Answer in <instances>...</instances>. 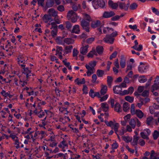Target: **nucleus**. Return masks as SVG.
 <instances>
[{
  "label": "nucleus",
  "instance_id": "20e7f679",
  "mask_svg": "<svg viewBox=\"0 0 159 159\" xmlns=\"http://www.w3.org/2000/svg\"><path fill=\"white\" fill-rule=\"evenodd\" d=\"M28 59L23 55H19L17 57V60L18 64L21 67H24L26 66V61Z\"/></svg>",
  "mask_w": 159,
  "mask_h": 159
},
{
  "label": "nucleus",
  "instance_id": "f704fd0d",
  "mask_svg": "<svg viewBox=\"0 0 159 159\" xmlns=\"http://www.w3.org/2000/svg\"><path fill=\"white\" fill-rule=\"evenodd\" d=\"M72 46H66L65 49V54H67L71 52V50L72 48Z\"/></svg>",
  "mask_w": 159,
  "mask_h": 159
},
{
  "label": "nucleus",
  "instance_id": "393cba45",
  "mask_svg": "<svg viewBox=\"0 0 159 159\" xmlns=\"http://www.w3.org/2000/svg\"><path fill=\"white\" fill-rule=\"evenodd\" d=\"M85 81L84 78L81 79H80L79 78H77L75 80V82L78 85L84 84L85 83Z\"/></svg>",
  "mask_w": 159,
  "mask_h": 159
},
{
  "label": "nucleus",
  "instance_id": "7ed1b4c3",
  "mask_svg": "<svg viewBox=\"0 0 159 159\" xmlns=\"http://www.w3.org/2000/svg\"><path fill=\"white\" fill-rule=\"evenodd\" d=\"M135 105L134 104L131 105L130 112L132 115H135L139 119H142L144 116V113L140 109L135 110Z\"/></svg>",
  "mask_w": 159,
  "mask_h": 159
},
{
  "label": "nucleus",
  "instance_id": "0eeeda50",
  "mask_svg": "<svg viewBox=\"0 0 159 159\" xmlns=\"http://www.w3.org/2000/svg\"><path fill=\"white\" fill-rule=\"evenodd\" d=\"M80 25L87 32H89V22L86 21L84 20H82L80 22Z\"/></svg>",
  "mask_w": 159,
  "mask_h": 159
},
{
  "label": "nucleus",
  "instance_id": "b1692460",
  "mask_svg": "<svg viewBox=\"0 0 159 159\" xmlns=\"http://www.w3.org/2000/svg\"><path fill=\"white\" fill-rule=\"evenodd\" d=\"M43 20L45 23H47L50 20H52V17L49 14L44 15L43 17Z\"/></svg>",
  "mask_w": 159,
  "mask_h": 159
},
{
  "label": "nucleus",
  "instance_id": "c03bdc74",
  "mask_svg": "<svg viewBox=\"0 0 159 159\" xmlns=\"http://www.w3.org/2000/svg\"><path fill=\"white\" fill-rule=\"evenodd\" d=\"M14 145H15L16 148L18 149L20 147V144L21 143L19 141L18 139H16L15 140Z\"/></svg>",
  "mask_w": 159,
  "mask_h": 159
},
{
  "label": "nucleus",
  "instance_id": "6e6552de",
  "mask_svg": "<svg viewBox=\"0 0 159 159\" xmlns=\"http://www.w3.org/2000/svg\"><path fill=\"white\" fill-rule=\"evenodd\" d=\"M22 69V72L23 74L26 75V80H27L29 77L31 76V75H34L32 73H31V71L30 69H29L28 67H21Z\"/></svg>",
  "mask_w": 159,
  "mask_h": 159
},
{
  "label": "nucleus",
  "instance_id": "58836bf2",
  "mask_svg": "<svg viewBox=\"0 0 159 159\" xmlns=\"http://www.w3.org/2000/svg\"><path fill=\"white\" fill-rule=\"evenodd\" d=\"M104 74V71L100 70H98L96 72V74L98 77H102Z\"/></svg>",
  "mask_w": 159,
  "mask_h": 159
},
{
  "label": "nucleus",
  "instance_id": "680f3d73",
  "mask_svg": "<svg viewBox=\"0 0 159 159\" xmlns=\"http://www.w3.org/2000/svg\"><path fill=\"white\" fill-rule=\"evenodd\" d=\"M92 80H91V81L93 83H94L96 82V80L97 79V76L96 74H93L92 77Z\"/></svg>",
  "mask_w": 159,
  "mask_h": 159
},
{
  "label": "nucleus",
  "instance_id": "3c124183",
  "mask_svg": "<svg viewBox=\"0 0 159 159\" xmlns=\"http://www.w3.org/2000/svg\"><path fill=\"white\" fill-rule=\"evenodd\" d=\"M52 25V27L51 28V29H53V30L57 29V26L55 22H52L51 23V24L49 23L48 24V25Z\"/></svg>",
  "mask_w": 159,
  "mask_h": 159
},
{
  "label": "nucleus",
  "instance_id": "37998d69",
  "mask_svg": "<svg viewBox=\"0 0 159 159\" xmlns=\"http://www.w3.org/2000/svg\"><path fill=\"white\" fill-rule=\"evenodd\" d=\"M159 136V132L156 130L154 131L153 134V137L154 140L157 139Z\"/></svg>",
  "mask_w": 159,
  "mask_h": 159
},
{
  "label": "nucleus",
  "instance_id": "f3484780",
  "mask_svg": "<svg viewBox=\"0 0 159 159\" xmlns=\"http://www.w3.org/2000/svg\"><path fill=\"white\" fill-rule=\"evenodd\" d=\"M109 6L113 9H116L118 6V2L117 3L114 2L111 0H109L108 2Z\"/></svg>",
  "mask_w": 159,
  "mask_h": 159
},
{
  "label": "nucleus",
  "instance_id": "5701e85b",
  "mask_svg": "<svg viewBox=\"0 0 159 159\" xmlns=\"http://www.w3.org/2000/svg\"><path fill=\"white\" fill-rule=\"evenodd\" d=\"M148 67L146 65L139 66L138 67V71L141 73L146 72V70L148 69Z\"/></svg>",
  "mask_w": 159,
  "mask_h": 159
},
{
  "label": "nucleus",
  "instance_id": "8fccbe9b",
  "mask_svg": "<svg viewBox=\"0 0 159 159\" xmlns=\"http://www.w3.org/2000/svg\"><path fill=\"white\" fill-rule=\"evenodd\" d=\"M66 28L69 30L71 29L72 26V24L69 21H66L65 22Z\"/></svg>",
  "mask_w": 159,
  "mask_h": 159
},
{
  "label": "nucleus",
  "instance_id": "13d9d810",
  "mask_svg": "<svg viewBox=\"0 0 159 159\" xmlns=\"http://www.w3.org/2000/svg\"><path fill=\"white\" fill-rule=\"evenodd\" d=\"M45 114L44 112L42 110H40V111L38 113V117L40 118H41L44 116Z\"/></svg>",
  "mask_w": 159,
  "mask_h": 159
},
{
  "label": "nucleus",
  "instance_id": "bf43d9fd",
  "mask_svg": "<svg viewBox=\"0 0 159 159\" xmlns=\"http://www.w3.org/2000/svg\"><path fill=\"white\" fill-rule=\"evenodd\" d=\"M44 0H37L39 6L43 7L44 5Z\"/></svg>",
  "mask_w": 159,
  "mask_h": 159
},
{
  "label": "nucleus",
  "instance_id": "de8ad7c7",
  "mask_svg": "<svg viewBox=\"0 0 159 159\" xmlns=\"http://www.w3.org/2000/svg\"><path fill=\"white\" fill-rule=\"evenodd\" d=\"M114 125V129L115 132L116 134H117V133L118 132V129L120 127L119 124L118 123H116L115 124V125Z\"/></svg>",
  "mask_w": 159,
  "mask_h": 159
},
{
  "label": "nucleus",
  "instance_id": "72a5a7b5",
  "mask_svg": "<svg viewBox=\"0 0 159 159\" xmlns=\"http://www.w3.org/2000/svg\"><path fill=\"white\" fill-rule=\"evenodd\" d=\"M81 6L80 4H74L72 6V8L75 11H76L80 9Z\"/></svg>",
  "mask_w": 159,
  "mask_h": 159
},
{
  "label": "nucleus",
  "instance_id": "603ef678",
  "mask_svg": "<svg viewBox=\"0 0 159 159\" xmlns=\"http://www.w3.org/2000/svg\"><path fill=\"white\" fill-rule=\"evenodd\" d=\"M104 122L108 126L111 127L114 125L113 122L112 121H110L109 122H108L107 120H105Z\"/></svg>",
  "mask_w": 159,
  "mask_h": 159
},
{
  "label": "nucleus",
  "instance_id": "7c9ffc66",
  "mask_svg": "<svg viewBox=\"0 0 159 159\" xmlns=\"http://www.w3.org/2000/svg\"><path fill=\"white\" fill-rule=\"evenodd\" d=\"M150 101V99L147 97L145 98H139V102H143V104L148 102Z\"/></svg>",
  "mask_w": 159,
  "mask_h": 159
},
{
  "label": "nucleus",
  "instance_id": "a878e982",
  "mask_svg": "<svg viewBox=\"0 0 159 159\" xmlns=\"http://www.w3.org/2000/svg\"><path fill=\"white\" fill-rule=\"evenodd\" d=\"M101 107L103 111L105 112H107L109 110V106L106 103H102L101 104Z\"/></svg>",
  "mask_w": 159,
  "mask_h": 159
},
{
  "label": "nucleus",
  "instance_id": "052dcab7",
  "mask_svg": "<svg viewBox=\"0 0 159 159\" xmlns=\"http://www.w3.org/2000/svg\"><path fill=\"white\" fill-rule=\"evenodd\" d=\"M111 145L112 149L114 150L117 148L118 146V143L116 141H115V142L113 143Z\"/></svg>",
  "mask_w": 159,
  "mask_h": 159
},
{
  "label": "nucleus",
  "instance_id": "69168bd1",
  "mask_svg": "<svg viewBox=\"0 0 159 159\" xmlns=\"http://www.w3.org/2000/svg\"><path fill=\"white\" fill-rule=\"evenodd\" d=\"M94 93H95L94 92L93 90L92 89H91L89 92V94L90 96L92 98H94Z\"/></svg>",
  "mask_w": 159,
  "mask_h": 159
},
{
  "label": "nucleus",
  "instance_id": "ea45409f",
  "mask_svg": "<svg viewBox=\"0 0 159 159\" xmlns=\"http://www.w3.org/2000/svg\"><path fill=\"white\" fill-rule=\"evenodd\" d=\"M147 80L144 75L140 76L139 79V81L141 83H144L146 82Z\"/></svg>",
  "mask_w": 159,
  "mask_h": 159
},
{
  "label": "nucleus",
  "instance_id": "aec40b11",
  "mask_svg": "<svg viewBox=\"0 0 159 159\" xmlns=\"http://www.w3.org/2000/svg\"><path fill=\"white\" fill-rule=\"evenodd\" d=\"M79 25H75L73 28L71 32L72 33H74L76 34H79L80 32L79 28Z\"/></svg>",
  "mask_w": 159,
  "mask_h": 159
},
{
  "label": "nucleus",
  "instance_id": "dca6fc26",
  "mask_svg": "<svg viewBox=\"0 0 159 159\" xmlns=\"http://www.w3.org/2000/svg\"><path fill=\"white\" fill-rule=\"evenodd\" d=\"M54 4V0H47L46 3L45 8H48L52 7Z\"/></svg>",
  "mask_w": 159,
  "mask_h": 159
},
{
  "label": "nucleus",
  "instance_id": "774afa93",
  "mask_svg": "<svg viewBox=\"0 0 159 159\" xmlns=\"http://www.w3.org/2000/svg\"><path fill=\"white\" fill-rule=\"evenodd\" d=\"M94 40V38H90L87 39V42L88 43H91Z\"/></svg>",
  "mask_w": 159,
  "mask_h": 159
},
{
  "label": "nucleus",
  "instance_id": "bb28decb",
  "mask_svg": "<svg viewBox=\"0 0 159 159\" xmlns=\"http://www.w3.org/2000/svg\"><path fill=\"white\" fill-rule=\"evenodd\" d=\"M114 110L115 111L120 112L121 111V108L120 104L118 102H116L114 106Z\"/></svg>",
  "mask_w": 159,
  "mask_h": 159
},
{
  "label": "nucleus",
  "instance_id": "a19ab883",
  "mask_svg": "<svg viewBox=\"0 0 159 159\" xmlns=\"http://www.w3.org/2000/svg\"><path fill=\"white\" fill-rule=\"evenodd\" d=\"M125 99L131 103L133 102L134 98L133 97L127 96L125 97Z\"/></svg>",
  "mask_w": 159,
  "mask_h": 159
},
{
  "label": "nucleus",
  "instance_id": "49530a36",
  "mask_svg": "<svg viewBox=\"0 0 159 159\" xmlns=\"http://www.w3.org/2000/svg\"><path fill=\"white\" fill-rule=\"evenodd\" d=\"M123 140L126 143H129L131 141V139H130L129 136H122Z\"/></svg>",
  "mask_w": 159,
  "mask_h": 159
},
{
  "label": "nucleus",
  "instance_id": "5fc2aeb1",
  "mask_svg": "<svg viewBox=\"0 0 159 159\" xmlns=\"http://www.w3.org/2000/svg\"><path fill=\"white\" fill-rule=\"evenodd\" d=\"M117 54V52L116 51L114 52L110 56V59L112 60L114 58H115Z\"/></svg>",
  "mask_w": 159,
  "mask_h": 159
},
{
  "label": "nucleus",
  "instance_id": "79ce46f5",
  "mask_svg": "<svg viewBox=\"0 0 159 159\" xmlns=\"http://www.w3.org/2000/svg\"><path fill=\"white\" fill-rule=\"evenodd\" d=\"M153 120V118L152 116H149L147 118L146 120V124L148 125H150Z\"/></svg>",
  "mask_w": 159,
  "mask_h": 159
},
{
  "label": "nucleus",
  "instance_id": "0e129e2a",
  "mask_svg": "<svg viewBox=\"0 0 159 159\" xmlns=\"http://www.w3.org/2000/svg\"><path fill=\"white\" fill-rule=\"evenodd\" d=\"M79 52L78 51L77 49L74 48L73 51V57H77Z\"/></svg>",
  "mask_w": 159,
  "mask_h": 159
},
{
  "label": "nucleus",
  "instance_id": "412c9836",
  "mask_svg": "<svg viewBox=\"0 0 159 159\" xmlns=\"http://www.w3.org/2000/svg\"><path fill=\"white\" fill-rule=\"evenodd\" d=\"M88 48L89 46L88 45L81 47L80 50V53L83 55L86 54L88 52Z\"/></svg>",
  "mask_w": 159,
  "mask_h": 159
},
{
  "label": "nucleus",
  "instance_id": "1a4fd4ad",
  "mask_svg": "<svg viewBox=\"0 0 159 159\" xmlns=\"http://www.w3.org/2000/svg\"><path fill=\"white\" fill-rule=\"evenodd\" d=\"M56 52L55 54V55H58V58L60 59H62L63 58L62 55V52L63 51L62 48L61 47L57 46H56Z\"/></svg>",
  "mask_w": 159,
  "mask_h": 159
},
{
  "label": "nucleus",
  "instance_id": "423d86ee",
  "mask_svg": "<svg viewBox=\"0 0 159 159\" xmlns=\"http://www.w3.org/2000/svg\"><path fill=\"white\" fill-rule=\"evenodd\" d=\"M92 4L95 8H98L100 7L102 8L105 7V4L103 0H97L93 1Z\"/></svg>",
  "mask_w": 159,
  "mask_h": 159
},
{
  "label": "nucleus",
  "instance_id": "f03ea898",
  "mask_svg": "<svg viewBox=\"0 0 159 159\" xmlns=\"http://www.w3.org/2000/svg\"><path fill=\"white\" fill-rule=\"evenodd\" d=\"M117 34V32L116 31L112 32L110 34H107L103 39V41L106 43L112 44L114 42V37Z\"/></svg>",
  "mask_w": 159,
  "mask_h": 159
},
{
  "label": "nucleus",
  "instance_id": "f257e3e1",
  "mask_svg": "<svg viewBox=\"0 0 159 159\" xmlns=\"http://www.w3.org/2000/svg\"><path fill=\"white\" fill-rule=\"evenodd\" d=\"M97 62L95 61H90L89 64L85 65V67L87 70V75L88 76H90L95 71V66H96Z\"/></svg>",
  "mask_w": 159,
  "mask_h": 159
},
{
  "label": "nucleus",
  "instance_id": "ddd939ff",
  "mask_svg": "<svg viewBox=\"0 0 159 159\" xmlns=\"http://www.w3.org/2000/svg\"><path fill=\"white\" fill-rule=\"evenodd\" d=\"M118 6L121 9H124L125 10H127L129 5V3H128L126 5L124 3L121 2H118Z\"/></svg>",
  "mask_w": 159,
  "mask_h": 159
},
{
  "label": "nucleus",
  "instance_id": "c9c22d12",
  "mask_svg": "<svg viewBox=\"0 0 159 159\" xmlns=\"http://www.w3.org/2000/svg\"><path fill=\"white\" fill-rule=\"evenodd\" d=\"M139 138L136 135H134V136L133 140L132 142L133 145L134 146L137 145L138 141L139 140Z\"/></svg>",
  "mask_w": 159,
  "mask_h": 159
},
{
  "label": "nucleus",
  "instance_id": "a18cd8bd",
  "mask_svg": "<svg viewBox=\"0 0 159 159\" xmlns=\"http://www.w3.org/2000/svg\"><path fill=\"white\" fill-rule=\"evenodd\" d=\"M57 9L60 12H62L65 11V8L62 5H59L57 7Z\"/></svg>",
  "mask_w": 159,
  "mask_h": 159
},
{
  "label": "nucleus",
  "instance_id": "4c0bfd02",
  "mask_svg": "<svg viewBox=\"0 0 159 159\" xmlns=\"http://www.w3.org/2000/svg\"><path fill=\"white\" fill-rule=\"evenodd\" d=\"M107 83L109 87L111 88V84L113 81V78L111 76H108L107 77Z\"/></svg>",
  "mask_w": 159,
  "mask_h": 159
},
{
  "label": "nucleus",
  "instance_id": "c756f323",
  "mask_svg": "<svg viewBox=\"0 0 159 159\" xmlns=\"http://www.w3.org/2000/svg\"><path fill=\"white\" fill-rule=\"evenodd\" d=\"M159 89V84L154 83V84L152 86L151 91L153 92L155 90Z\"/></svg>",
  "mask_w": 159,
  "mask_h": 159
},
{
  "label": "nucleus",
  "instance_id": "e433bc0d",
  "mask_svg": "<svg viewBox=\"0 0 159 159\" xmlns=\"http://www.w3.org/2000/svg\"><path fill=\"white\" fill-rule=\"evenodd\" d=\"M94 55H97V54L95 49L93 50L92 51H90L88 54L87 56L89 57H93Z\"/></svg>",
  "mask_w": 159,
  "mask_h": 159
},
{
  "label": "nucleus",
  "instance_id": "864d4df0",
  "mask_svg": "<svg viewBox=\"0 0 159 159\" xmlns=\"http://www.w3.org/2000/svg\"><path fill=\"white\" fill-rule=\"evenodd\" d=\"M137 5L135 3H134L131 4L129 7V9L131 10H134L137 8Z\"/></svg>",
  "mask_w": 159,
  "mask_h": 159
},
{
  "label": "nucleus",
  "instance_id": "2f4dec72",
  "mask_svg": "<svg viewBox=\"0 0 159 159\" xmlns=\"http://www.w3.org/2000/svg\"><path fill=\"white\" fill-rule=\"evenodd\" d=\"M129 104L127 102H125L123 104V109L124 111H127L129 110Z\"/></svg>",
  "mask_w": 159,
  "mask_h": 159
},
{
  "label": "nucleus",
  "instance_id": "e2e57ef3",
  "mask_svg": "<svg viewBox=\"0 0 159 159\" xmlns=\"http://www.w3.org/2000/svg\"><path fill=\"white\" fill-rule=\"evenodd\" d=\"M126 132V131L124 127H123L121 128V130L119 131V134L122 135L124 134Z\"/></svg>",
  "mask_w": 159,
  "mask_h": 159
},
{
  "label": "nucleus",
  "instance_id": "6e6d98bb",
  "mask_svg": "<svg viewBox=\"0 0 159 159\" xmlns=\"http://www.w3.org/2000/svg\"><path fill=\"white\" fill-rule=\"evenodd\" d=\"M149 91L145 90L142 93L141 95L143 97H148L149 95Z\"/></svg>",
  "mask_w": 159,
  "mask_h": 159
},
{
  "label": "nucleus",
  "instance_id": "4be33fe9",
  "mask_svg": "<svg viewBox=\"0 0 159 159\" xmlns=\"http://www.w3.org/2000/svg\"><path fill=\"white\" fill-rule=\"evenodd\" d=\"M107 87L106 85L102 84L101 89L100 90V93L102 95H104L107 92Z\"/></svg>",
  "mask_w": 159,
  "mask_h": 159
},
{
  "label": "nucleus",
  "instance_id": "c85d7f7f",
  "mask_svg": "<svg viewBox=\"0 0 159 159\" xmlns=\"http://www.w3.org/2000/svg\"><path fill=\"white\" fill-rule=\"evenodd\" d=\"M129 124L131 126L132 128L133 129H134L136 126V118L134 119H132L130 120V121L129 122Z\"/></svg>",
  "mask_w": 159,
  "mask_h": 159
},
{
  "label": "nucleus",
  "instance_id": "473e14b6",
  "mask_svg": "<svg viewBox=\"0 0 159 159\" xmlns=\"http://www.w3.org/2000/svg\"><path fill=\"white\" fill-rule=\"evenodd\" d=\"M64 42L67 44H72L74 43V40L70 38H66L64 39Z\"/></svg>",
  "mask_w": 159,
  "mask_h": 159
},
{
  "label": "nucleus",
  "instance_id": "9d476101",
  "mask_svg": "<svg viewBox=\"0 0 159 159\" xmlns=\"http://www.w3.org/2000/svg\"><path fill=\"white\" fill-rule=\"evenodd\" d=\"M103 25L101 23L100 21L99 20L93 21L91 23V26L93 28H95L98 26H102Z\"/></svg>",
  "mask_w": 159,
  "mask_h": 159
},
{
  "label": "nucleus",
  "instance_id": "09e8293b",
  "mask_svg": "<svg viewBox=\"0 0 159 159\" xmlns=\"http://www.w3.org/2000/svg\"><path fill=\"white\" fill-rule=\"evenodd\" d=\"M140 135L141 137L144 139H148V135H147L146 132H141L140 133Z\"/></svg>",
  "mask_w": 159,
  "mask_h": 159
},
{
  "label": "nucleus",
  "instance_id": "cd10ccee",
  "mask_svg": "<svg viewBox=\"0 0 159 159\" xmlns=\"http://www.w3.org/2000/svg\"><path fill=\"white\" fill-rule=\"evenodd\" d=\"M96 52L99 54H101L102 53L103 51V47L101 46H98L96 48Z\"/></svg>",
  "mask_w": 159,
  "mask_h": 159
},
{
  "label": "nucleus",
  "instance_id": "6ab92c4d",
  "mask_svg": "<svg viewBox=\"0 0 159 159\" xmlns=\"http://www.w3.org/2000/svg\"><path fill=\"white\" fill-rule=\"evenodd\" d=\"M126 59L123 55L120 56V65L121 67L123 68H124L126 64Z\"/></svg>",
  "mask_w": 159,
  "mask_h": 159
},
{
  "label": "nucleus",
  "instance_id": "2eb2a0df",
  "mask_svg": "<svg viewBox=\"0 0 159 159\" xmlns=\"http://www.w3.org/2000/svg\"><path fill=\"white\" fill-rule=\"evenodd\" d=\"M113 90L115 93L120 95L122 88L120 85H116L113 87Z\"/></svg>",
  "mask_w": 159,
  "mask_h": 159
},
{
  "label": "nucleus",
  "instance_id": "4d7b16f0",
  "mask_svg": "<svg viewBox=\"0 0 159 159\" xmlns=\"http://www.w3.org/2000/svg\"><path fill=\"white\" fill-rule=\"evenodd\" d=\"M0 93L2 96L6 98L8 95L9 93L8 92H6L5 90H2Z\"/></svg>",
  "mask_w": 159,
  "mask_h": 159
},
{
  "label": "nucleus",
  "instance_id": "f8f14e48",
  "mask_svg": "<svg viewBox=\"0 0 159 159\" xmlns=\"http://www.w3.org/2000/svg\"><path fill=\"white\" fill-rule=\"evenodd\" d=\"M115 15V13L113 11H105L102 15V17L104 18H110Z\"/></svg>",
  "mask_w": 159,
  "mask_h": 159
},
{
  "label": "nucleus",
  "instance_id": "9b49d317",
  "mask_svg": "<svg viewBox=\"0 0 159 159\" xmlns=\"http://www.w3.org/2000/svg\"><path fill=\"white\" fill-rule=\"evenodd\" d=\"M48 13L49 15H50L51 17L52 16H53L56 18L58 16L57 12L53 8L49 9L48 11Z\"/></svg>",
  "mask_w": 159,
  "mask_h": 159
},
{
  "label": "nucleus",
  "instance_id": "4468645a",
  "mask_svg": "<svg viewBox=\"0 0 159 159\" xmlns=\"http://www.w3.org/2000/svg\"><path fill=\"white\" fill-rule=\"evenodd\" d=\"M134 43L135 45L132 47V48H133L134 49L138 51H140L142 50L143 49V47L142 45H139V47H137V46L138 44V43L137 40H136L134 41Z\"/></svg>",
  "mask_w": 159,
  "mask_h": 159
},
{
  "label": "nucleus",
  "instance_id": "39448f33",
  "mask_svg": "<svg viewBox=\"0 0 159 159\" xmlns=\"http://www.w3.org/2000/svg\"><path fill=\"white\" fill-rule=\"evenodd\" d=\"M67 18L70 20L72 23L76 22L77 20V15L72 10L69 11L67 15Z\"/></svg>",
  "mask_w": 159,
  "mask_h": 159
},
{
  "label": "nucleus",
  "instance_id": "338daca9",
  "mask_svg": "<svg viewBox=\"0 0 159 159\" xmlns=\"http://www.w3.org/2000/svg\"><path fill=\"white\" fill-rule=\"evenodd\" d=\"M63 146V148H65V147H67L68 145L66 143V141L64 139L63 141L61 142Z\"/></svg>",
  "mask_w": 159,
  "mask_h": 159
},
{
  "label": "nucleus",
  "instance_id": "a211bd4d",
  "mask_svg": "<svg viewBox=\"0 0 159 159\" xmlns=\"http://www.w3.org/2000/svg\"><path fill=\"white\" fill-rule=\"evenodd\" d=\"M83 19L82 20H84L88 22L92 21V19L90 15L86 13H82Z\"/></svg>",
  "mask_w": 159,
  "mask_h": 159
}]
</instances>
